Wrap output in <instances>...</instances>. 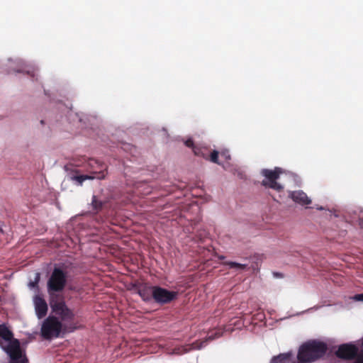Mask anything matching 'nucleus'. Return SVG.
Wrapping results in <instances>:
<instances>
[{
	"mask_svg": "<svg viewBox=\"0 0 363 363\" xmlns=\"http://www.w3.org/2000/svg\"><path fill=\"white\" fill-rule=\"evenodd\" d=\"M272 363H290L289 354H282L273 359Z\"/></svg>",
	"mask_w": 363,
	"mask_h": 363,
	"instance_id": "13",
	"label": "nucleus"
},
{
	"mask_svg": "<svg viewBox=\"0 0 363 363\" xmlns=\"http://www.w3.org/2000/svg\"><path fill=\"white\" fill-rule=\"evenodd\" d=\"M327 347L324 343L312 341L303 345L298 353V360L300 363H308L322 357L326 352Z\"/></svg>",
	"mask_w": 363,
	"mask_h": 363,
	"instance_id": "3",
	"label": "nucleus"
},
{
	"mask_svg": "<svg viewBox=\"0 0 363 363\" xmlns=\"http://www.w3.org/2000/svg\"><path fill=\"white\" fill-rule=\"evenodd\" d=\"M329 211L330 215H331L332 214V211Z\"/></svg>",
	"mask_w": 363,
	"mask_h": 363,
	"instance_id": "26",
	"label": "nucleus"
},
{
	"mask_svg": "<svg viewBox=\"0 0 363 363\" xmlns=\"http://www.w3.org/2000/svg\"><path fill=\"white\" fill-rule=\"evenodd\" d=\"M359 350L357 347L353 345L345 344L339 347L336 354L337 357L343 359H352L356 357L359 353Z\"/></svg>",
	"mask_w": 363,
	"mask_h": 363,
	"instance_id": "8",
	"label": "nucleus"
},
{
	"mask_svg": "<svg viewBox=\"0 0 363 363\" xmlns=\"http://www.w3.org/2000/svg\"><path fill=\"white\" fill-rule=\"evenodd\" d=\"M220 155L224 159H230V155L229 150L227 149H223L220 151Z\"/></svg>",
	"mask_w": 363,
	"mask_h": 363,
	"instance_id": "19",
	"label": "nucleus"
},
{
	"mask_svg": "<svg viewBox=\"0 0 363 363\" xmlns=\"http://www.w3.org/2000/svg\"><path fill=\"white\" fill-rule=\"evenodd\" d=\"M64 330L62 322L53 315L48 316L41 326V335L45 339L57 337Z\"/></svg>",
	"mask_w": 363,
	"mask_h": 363,
	"instance_id": "4",
	"label": "nucleus"
},
{
	"mask_svg": "<svg viewBox=\"0 0 363 363\" xmlns=\"http://www.w3.org/2000/svg\"><path fill=\"white\" fill-rule=\"evenodd\" d=\"M92 206L94 208V210L96 211H98L99 209H100L102 206V203L101 201H99L96 196H93V199H92Z\"/></svg>",
	"mask_w": 363,
	"mask_h": 363,
	"instance_id": "17",
	"label": "nucleus"
},
{
	"mask_svg": "<svg viewBox=\"0 0 363 363\" xmlns=\"http://www.w3.org/2000/svg\"><path fill=\"white\" fill-rule=\"evenodd\" d=\"M40 273L38 272V273L35 274L34 280L33 281H30L28 284V286L30 289H32V288H38V282L40 281Z\"/></svg>",
	"mask_w": 363,
	"mask_h": 363,
	"instance_id": "16",
	"label": "nucleus"
},
{
	"mask_svg": "<svg viewBox=\"0 0 363 363\" xmlns=\"http://www.w3.org/2000/svg\"><path fill=\"white\" fill-rule=\"evenodd\" d=\"M220 155V151L218 150H213L210 153V157L208 159H218Z\"/></svg>",
	"mask_w": 363,
	"mask_h": 363,
	"instance_id": "20",
	"label": "nucleus"
},
{
	"mask_svg": "<svg viewBox=\"0 0 363 363\" xmlns=\"http://www.w3.org/2000/svg\"><path fill=\"white\" fill-rule=\"evenodd\" d=\"M149 289H153V286H144L139 290V294L144 300H149L151 296L153 297V292H149Z\"/></svg>",
	"mask_w": 363,
	"mask_h": 363,
	"instance_id": "12",
	"label": "nucleus"
},
{
	"mask_svg": "<svg viewBox=\"0 0 363 363\" xmlns=\"http://www.w3.org/2000/svg\"><path fill=\"white\" fill-rule=\"evenodd\" d=\"M289 197L296 203L301 205H309L311 203V199L308 197L303 191H294L289 193Z\"/></svg>",
	"mask_w": 363,
	"mask_h": 363,
	"instance_id": "11",
	"label": "nucleus"
},
{
	"mask_svg": "<svg viewBox=\"0 0 363 363\" xmlns=\"http://www.w3.org/2000/svg\"><path fill=\"white\" fill-rule=\"evenodd\" d=\"M230 268L238 269H245L247 267V264H240L234 262H228L225 263Z\"/></svg>",
	"mask_w": 363,
	"mask_h": 363,
	"instance_id": "15",
	"label": "nucleus"
},
{
	"mask_svg": "<svg viewBox=\"0 0 363 363\" xmlns=\"http://www.w3.org/2000/svg\"><path fill=\"white\" fill-rule=\"evenodd\" d=\"M263 179L261 182L262 186L281 192L284 189V185L278 182L280 176L282 174L287 175L297 185H299L301 181L297 174L291 172L286 171L281 167H275L274 169H262L260 172Z\"/></svg>",
	"mask_w": 363,
	"mask_h": 363,
	"instance_id": "2",
	"label": "nucleus"
},
{
	"mask_svg": "<svg viewBox=\"0 0 363 363\" xmlns=\"http://www.w3.org/2000/svg\"><path fill=\"white\" fill-rule=\"evenodd\" d=\"M52 311L58 315L62 321L72 320L74 313L66 305L65 302L57 296H52L50 300Z\"/></svg>",
	"mask_w": 363,
	"mask_h": 363,
	"instance_id": "6",
	"label": "nucleus"
},
{
	"mask_svg": "<svg viewBox=\"0 0 363 363\" xmlns=\"http://www.w3.org/2000/svg\"><path fill=\"white\" fill-rule=\"evenodd\" d=\"M213 162H217V163H218V164H223L222 163H220V162H218L219 160H213Z\"/></svg>",
	"mask_w": 363,
	"mask_h": 363,
	"instance_id": "24",
	"label": "nucleus"
},
{
	"mask_svg": "<svg viewBox=\"0 0 363 363\" xmlns=\"http://www.w3.org/2000/svg\"><path fill=\"white\" fill-rule=\"evenodd\" d=\"M361 227L363 228V221L360 222Z\"/></svg>",
	"mask_w": 363,
	"mask_h": 363,
	"instance_id": "25",
	"label": "nucleus"
},
{
	"mask_svg": "<svg viewBox=\"0 0 363 363\" xmlns=\"http://www.w3.org/2000/svg\"><path fill=\"white\" fill-rule=\"evenodd\" d=\"M94 177L87 175H79V176H73L72 177V179L76 181L79 185H82L83 182L86 179H93Z\"/></svg>",
	"mask_w": 363,
	"mask_h": 363,
	"instance_id": "14",
	"label": "nucleus"
},
{
	"mask_svg": "<svg viewBox=\"0 0 363 363\" xmlns=\"http://www.w3.org/2000/svg\"><path fill=\"white\" fill-rule=\"evenodd\" d=\"M33 304L37 317L39 319L45 317L48 312V304L45 299L39 295L33 298Z\"/></svg>",
	"mask_w": 363,
	"mask_h": 363,
	"instance_id": "9",
	"label": "nucleus"
},
{
	"mask_svg": "<svg viewBox=\"0 0 363 363\" xmlns=\"http://www.w3.org/2000/svg\"><path fill=\"white\" fill-rule=\"evenodd\" d=\"M0 345L9 355V363H27L26 352L21 349L20 342L13 337L12 333L3 325H0Z\"/></svg>",
	"mask_w": 363,
	"mask_h": 363,
	"instance_id": "1",
	"label": "nucleus"
},
{
	"mask_svg": "<svg viewBox=\"0 0 363 363\" xmlns=\"http://www.w3.org/2000/svg\"><path fill=\"white\" fill-rule=\"evenodd\" d=\"M67 284V273L60 268H55L48 281V291L52 296L54 292L62 291Z\"/></svg>",
	"mask_w": 363,
	"mask_h": 363,
	"instance_id": "5",
	"label": "nucleus"
},
{
	"mask_svg": "<svg viewBox=\"0 0 363 363\" xmlns=\"http://www.w3.org/2000/svg\"><path fill=\"white\" fill-rule=\"evenodd\" d=\"M354 301H363V294H357L353 297Z\"/></svg>",
	"mask_w": 363,
	"mask_h": 363,
	"instance_id": "21",
	"label": "nucleus"
},
{
	"mask_svg": "<svg viewBox=\"0 0 363 363\" xmlns=\"http://www.w3.org/2000/svg\"><path fill=\"white\" fill-rule=\"evenodd\" d=\"M354 363H363V350H360L357 354Z\"/></svg>",
	"mask_w": 363,
	"mask_h": 363,
	"instance_id": "18",
	"label": "nucleus"
},
{
	"mask_svg": "<svg viewBox=\"0 0 363 363\" xmlns=\"http://www.w3.org/2000/svg\"><path fill=\"white\" fill-rule=\"evenodd\" d=\"M316 209L319 210V211H322V210H325V208L323 206H316Z\"/></svg>",
	"mask_w": 363,
	"mask_h": 363,
	"instance_id": "22",
	"label": "nucleus"
},
{
	"mask_svg": "<svg viewBox=\"0 0 363 363\" xmlns=\"http://www.w3.org/2000/svg\"><path fill=\"white\" fill-rule=\"evenodd\" d=\"M184 143L185 146L192 150L194 155L196 157H205L208 154V150L207 147H200L199 145H196L191 138L184 140Z\"/></svg>",
	"mask_w": 363,
	"mask_h": 363,
	"instance_id": "10",
	"label": "nucleus"
},
{
	"mask_svg": "<svg viewBox=\"0 0 363 363\" xmlns=\"http://www.w3.org/2000/svg\"><path fill=\"white\" fill-rule=\"evenodd\" d=\"M215 338V337L212 336V335H210L208 336V340H213Z\"/></svg>",
	"mask_w": 363,
	"mask_h": 363,
	"instance_id": "23",
	"label": "nucleus"
},
{
	"mask_svg": "<svg viewBox=\"0 0 363 363\" xmlns=\"http://www.w3.org/2000/svg\"><path fill=\"white\" fill-rule=\"evenodd\" d=\"M153 292L154 299L162 303H165L174 299L177 296V293L174 291H169L165 289H162L157 286H153V289L149 290V292Z\"/></svg>",
	"mask_w": 363,
	"mask_h": 363,
	"instance_id": "7",
	"label": "nucleus"
}]
</instances>
